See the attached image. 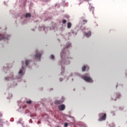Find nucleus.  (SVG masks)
<instances>
[{
  "label": "nucleus",
  "mask_w": 127,
  "mask_h": 127,
  "mask_svg": "<svg viewBox=\"0 0 127 127\" xmlns=\"http://www.w3.org/2000/svg\"><path fill=\"white\" fill-rule=\"evenodd\" d=\"M99 119L98 121L99 122H102V121H105L107 117V114L106 113H100L99 114Z\"/></svg>",
  "instance_id": "f257e3e1"
},
{
  "label": "nucleus",
  "mask_w": 127,
  "mask_h": 127,
  "mask_svg": "<svg viewBox=\"0 0 127 127\" xmlns=\"http://www.w3.org/2000/svg\"><path fill=\"white\" fill-rule=\"evenodd\" d=\"M82 79L84 80L86 82H89V83H93V79L91 78V77L86 76V75H82L81 76Z\"/></svg>",
  "instance_id": "f03ea898"
},
{
  "label": "nucleus",
  "mask_w": 127,
  "mask_h": 127,
  "mask_svg": "<svg viewBox=\"0 0 127 127\" xmlns=\"http://www.w3.org/2000/svg\"><path fill=\"white\" fill-rule=\"evenodd\" d=\"M42 54L39 52H36L35 54V57L37 59H39V60H40V58H41Z\"/></svg>",
  "instance_id": "7ed1b4c3"
},
{
  "label": "nucleus",
  "mask_w": 127,
  "mask_h": 127,
  "mask_svg": "<svg viewBox=\"0 0 127 127\" xmlns=\"http://www.w3.org/2000/svg\"><path fill=\"white\" fill-rule=\"evenodd\" d=\"M59 109L60 111H64L65 110V105H64V104H62L59 106Z\"/></svg>",
  "instance_id": "20e7f679"
},
{
  "label": "nucleus",
  "mask_w": 127,
  "mask_h": 127,
  "mask_svg": "<svg viewBox=\"0 0 127 127\" xmlns=\"http://www.w3.org/2000/svg\"><path fill=\"white\" fill-rule=\"evenodd\" d=\"M84 36H86V37H90L91 35V31H89L88 33H84Z\"/></svg>",
  "instance_id": "39448f33"
},
{
  "label": "nucleus",
  "mask_w": 127,
  "mask_h": 127,
  "mask_svg": "<svg viewBox=\"0 0 127 127\" xmlns=\"http://www.w3.org/2000/svg\"><path fill=\"white\" fill-rule=\"evenodd\" d=\"M1 117H2V114L0 113V127H2V125H3V121H2V120L0 119Z\"/></svg>",
  "instance_id": "423d86ee"
},
{
  "label": "nucleus",
  "mask_w": 127,
  "mask_h": 127,
  "mask_svg": "<svg viewBox=\"0 0 127 127\" xmlns=\"http://www.w3.org/2000/svg\"><path fill=\"white\" fill-rule=\"evenodd\" d=\"M24 69V67H23V66H22V69H21L19 70L18 74H22V72H23Z\"/></svg>",
  "instance_id": "0eeeda50"
},
{
  "label": "nucleus",
  "mask_w": 127,
  "mask_h": 127,
  "mask_svg": "<svg viewBox=\"0 0 127 127\" xmlns=\"http://www.w3.org/2000/svg\"><path fill=\"white\" fill-rule=\"evenodd\" d=\"M72 26V24L71 22H68L67 23V28H71V27Z\"/></svg>",
  "instance_id": "6e6552de"
},
{
  "label": "nucleus",
  "mask_w": 127,
  "mask_h": 127,
  "mask_svg": "<svg viewBox=\"0 0 127 127\" xmlns=\"http://www.w3.org/2000/svg\"><path fill=\"white\" fill-rule=\"evenodd\" d=\"M25 16L26 18L30 17V16H31V14H30V13H28L25 14Z\"/></svg>",
  "instance_id": "1a4fd4ad"
},
{
  "label": "nucleus",
  "mask_w": 127,
  "mask_h": 127,
  "mask_svg": "<svg viewBox=\"0 0 127 127\" xmlns=\"http://www.w3.org/2000/svg\"><path fill=\"white\" fill-rule=\"evenodd\" d=\"M86 66L84 65V66H82V71L83 72H85V71H86Z\"/></svg>",
  "instance_id": "9d476101"
},
{
  "label": "nucleus",
  "mask_w": 127,
  "mask_h": 127,
  "mask_svg": "<svg viewBox=\"0 0 127 127\" xmlns=\"http://www.w3.org/2000/svg\"><path fill=\"white\" fill-rule=\"evenodd\" d=\"M4 38V36L1 34H0V40H2Z\"/></svg>",
  "instance_id": "9b49d317"
},
{
  "label": "nucleus",
  "mask_w": 127,
  "mask_h": 127,
  "mask_svg": "<svg viewBox=\"0 0 127 127\" xmlns=\"http://www.w3.org/2000/svg\"><path fill=\"white\" fill-rule=\"evenodd\" d=\"M26 66H27L29 64V60H26Z\"/></svg>",
  "instance_id": "f8f14e48"
},
{
  "label": "nucleus",
  "mask_w": 127,
  "mask_h": 127,
  "mask_svg": "<svg viewBox=\"0 0 127 127\" xmlns=\"http://www.w3.org/2000/svg\"><path fill=\"white\" fill-rule=\"evenodd\" d=\"M31 103H32V101H31V100H29V101H26L27 104H31Z\"/></svg>",
  "instance_id": "ddd939ff"
},
{
  "label": "nucleus",
  "mask_w": 127,
  "mask_h": 127,
  "mask_svg": "<svg viewBox=\"0 0 127 127\" xmlns=\"http://www.w3.org/2000/svg\"><path fill=\"white\" fill-rule=\"evenodd\" d=\"M67 45H68V46H67V48H68V47H70V46H71V43H67Z\"/></svg>",
  "instance_id": "4468645a"
},
{
  "label": "nucleus",
  "mask_w": 127,
  "mask_h": 127,
  "mask_svg": "<svg viewBox=\"0 0 127 127\" xmlns=\"http://www.w3.org/2000/svg\"><path fill=\"white\" fill-rule=\"evenodd\" d=\"M64 127H68V123H65L64 124Z\"/></svg>",
  "instance_id": "2eb2a0df"
},
{
  "label": "nucleus",
  "mask_w": 127,
  "mask_h": 127,
  "mask_svg": "<svg viewBox=\"0 0 127 127\" xmlns=\"http://www.w3.org/2000/svg\"><path fill=\"white\" fill-rule=\"evenodd\" d=\"M62 22H63V23L65 24V23H66V22H67V21L66 20H63Z\"/></svg>",
  "instance_id": "dca6fc26"
},
{
  "label": "nucleus",
  "mask_w": 127,
  "mask_h": 127,
  "mask_svg": "<svg viewBox=\"0 0 127 127\" xmlns=\"http://www.w3.org/2000/svg\"><path fill=\"white\" fill-rule=\"evenodd\" d=\"M51 57V59H54V58H55V57L53 55H52Z\"/></svg>",
  "instance_id": "f3484780"
},
{
  "label": "nucleus",
  "mask_w": 127,
  "mask_h": 127,
  "mask_svg": "<svg viewBox=\"0 0 127 127\" xmlns=\"http://www.w3.org/2000/svg\"><path fill=\"white\" fill-rule=\"evenodd\" d=\"M84 24H85V23H87V20H83Z\"/></svg>",
  "instance_id": "a211bd4d"
},
{
  "label": "nucleus",
  "mask_w": 127,
  "mask_h": 127,
  "mask_svg": "<svg viewBox=\"0 0 127 127\" xmlns=\"http://www.w3.org/2000/svg\"><path fill=\"white\" fill-rule=\"evenodd\" d=\"M5 80H9V78L8 77H5Z\"/></svg>",
  "instance_id": "6ab92c4d"
},
{
  "label": "nucleus",
  "mask_w": 127,
  "mask_h": 127,
  "mask_svg": "<svg viewBox=\"0 0 127 127\" xmlns=\"http://www.w3.org/2000/svg\"><path fill=\"white\" fill-rule=\"evenodd\" d=\"M56 104H59V101H56Z\"/></svg>",
  "instance_id": "aec40b11"
},
{
  "label": "nucleus",
  "mask_w": 127,
  "mask_h": 127,
  "mask_svg": "<svg viewBox=\"0 0 127 127\" xmlns=\"http://www.w3.org/2000/svg\"><path fill=\"white\" fill-rule=\"evenodd\" d=\"M61 81H62V80H61Z\"/></svg>",
  "instance_id": "412c9836"
}]
</instances>
